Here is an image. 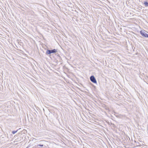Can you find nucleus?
Listing matches in <instances>:
<instances>
[{"mask_svg": "<svg viewBox=\"0 0 148 148\" xmlns=\"http://www.w3.org/2000/svg\"><path fill=\"white\" fill-rule=\"evenodd\" d=\"M57 51L56 49H54L52 50H48L46 51V53L48 54H49L52 53H55Z\"/></svg>", "mask_w": 148, "mask_h": 148, "instance_id": "nucleus-1", "label": "nucleus"}, {"mask_svg": "<svg viewBox=\"0 0 148 148\" xmlns=\"http://www.w3.org/2000/svg\"><path fill=\"white\" fill-rule=\"evenodd\" d=\"M91 81L94 83H97V81L93 76H91L90 77Z\"/></svg>", "mask_w": 148, "mask_h": 148, "instance_id": "nucleus-2", "label": "nucleus"}, {"mask_svg": "<svg viewBox=\"0 0 148 148\" xmlns=\"http://www.w3.org/2000/svg\"><path fill=\"white\" fill-rule=\"evenodd\" d=\"M140 33L142 36L146 37L147 34L145 33L144 31L142 30L141 31H140Z\"/></svg>", "mask_w": 148, "mask_h": 148, "instance_id": "nucleus-3", "label": "nucleus"}, {"mask_svg": "<svg viewBox=\"0 0 148 148\" xmlns=\"http://www.w3.org/2000/svg\"><path fill=\"white\" fill-rule=\"evenodd\" d=\"M144 4L145 6H148V3L147 2H144Z\"/></svg>", "mask_w": 148, "mask_h": 148, "instance_id": "nucleus-4", "label": "nucleus"}, {"mask_svg": "<svg viewBox=\"0 0 148 148\" xmlns=\"http://www.w3.org/2000/svg\"><path fill=\"white\" fill-rule=\"evenodd\" d=\"M145 37L148 38V34H147V35H146V36Z\"/></svg>", "mask_w": 148, "mask_h": 148, "instance_id": "nucleus-5", "label": "nucleus"}, {"mask_svg": "<svg viewBox=\"0 0 148 148\" xmlns=\"http://www.w3.org/2000/svg\"><path fill=\"white\" fill-rule=\"evenodd\" d=\"M16 132H12V133L13 134H14V133H16Z\"/></svg>", "mask_w": 148, "mask_h": 148, "instance_id": "nucleus-6", "label": "nucleus"}]
</instances>
